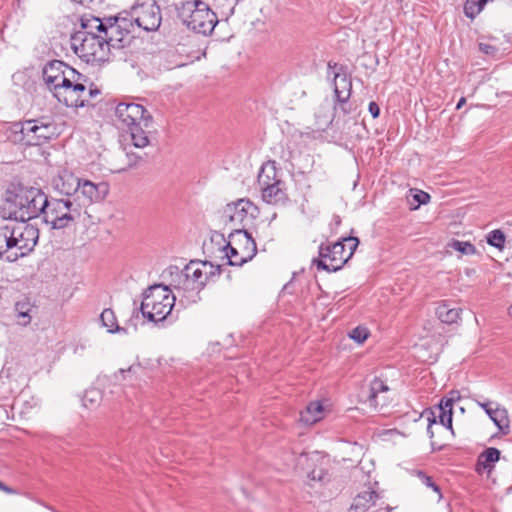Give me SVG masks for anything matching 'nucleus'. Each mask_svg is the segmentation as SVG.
<instances>
[{
    "instance_id": "nucleus-1",
    "label": "nucleus",
    "mask_w": 512,
    "mask_h": 512,
    "mask_svg": "<svg viewBox=\"0 0 512 512\" xmlns=\"http://www.w3.org/2000/svg\"><path fill=\"white\" fill-rule=\"evenodd\" d=\"M45 193L38 188L16 186L6 192V199L1 207L3 218L27 222L37 218L43 212Z\"/></svg>"
},
{
    "instance_id": "nucleus-2",
    "label": "nucleus",
    "mask_w": 512,
    "mask_h": 512,
    "mask_svg": "<svg viewBox=\"0 0 512 512\" xmlns=\"http://www.w3.org/2000/svg\"><path fill=\"white\" fill-rule=\"evenodd\" d=\"M14 141L39 146L59 135L55 121L49 116L26 120L13 125Z\"/></svg>"
},
{
    "instance_id": "nucleus-3",
    "label": "nucleus",
    "mask_w": 512,
    "mask_h": 512,
    "mask_svg": "<svg viewBox=\"0 0 512 512\" xmlns=\"http://www.w3.org/2000/svg\"><path fill=\"white\" fill-rule=\"evenodd\" d=\"M42 208L43 221L52 229L67 228L82 217L78 203L70 198H48L45 194Z\"/></svg>"
},
{
    "instance_id": "nucleus-4",
    "label": "nucleus",
    "mask_w": 512,
    "mask_h": 512,
    "mask_svg": "<svg viewBox=\"0 0 512 512\" xmlns=\"http://www.w3.org/2000/svg\"><path fill=\"white\" fill-rule=\"evenodd\" d=\"M176 297L167 286H150L143 294L140 310L144 318L152 322L163 321L171 313Z\"/></svg>"
},
{
    "instance_id": "nucleus-5",
    "label": "nucleus",
    "mask_w": 512,
    "mask_h": 512,
    "mask_svg": "<svg viewBox=\"0 0 512 512\" xmlns=\"http://www.w3.org/2000/svg\"><path fill=\"white\" fill-rule=\"evenodd\" d=\"M278 174L275 161L265 163L258 174L262 199L268 204H284L288 200L286 184Z\"/></svg>"
},
{
    "instance_id": "nucleus-6",
    "label": "nucleus",
    "mask_w": 512,
    "mask_h": 512,
    "mask_svg": "<svg viewBox=\"0 0 512 512\" xmlns=\"http://www.w3.org/2000/svg\"><path fill=\"white\" fill-rule=\"evenodd\" d=\"M71 46L74 52L87 63L104 62L109 60L111 48H108L102 34L98 36L74 33L71 36Z\"/></svg>"
},
{
    "instance_id": "nucleus-7",
    "label": "nucleus",
    "mask_w": 512,
    "mask_h": 512,
    "mask_svg": "<svg viewBox=\"0 0 512 512\" xmlns=\"http://www.w3.org/2000/svg\"><path fill=\"white\" fill-rule=\"evenodd\" d=\"M123 13L133 24L134 31H156L162 22L161 9L156 0H136L130 10Z\"/></svg>"
},
{
    "instance_id": "nucleus-8",
    "label": "nucleus",
    "mask_w": 512,
    "mask_h": 512,
    "mask_svg": "<svg viewBox=\"0 0 512 512\" xmlns=\"http://www.w3.org/2000/svg\"><path fill=\"white\" fill-rule=\"evenodd\" d=\"M184 16L188 13L185 22L187 26L196 33L208 35L212 33L219 22L217 15L210 9L209 5L201 0H189L183 3Z\"/></svg>"
},
{
    "instance_id": "nucleus-9",
    "label": "nucleus",
    "mask_w": 512,
    "mask_h": 512,
    "mask_svg": "<svg viewBox=\"0 0 512 512\" xmlns=\"http://www.w3.org/2000/svg\"><path fill=\"white\" fill-rule=\"evenodd\" d=\"M105 23L106 29L103 37L108 48H111V55H114V51H119L130 44L135 31L133 24L123 12L118 16L105 17Z\"/></svg>"
},
{
    "instance_id": "nucleus-10",
    "label": "nucleus",
    "mask_w": 512,
    "mask_h": 512,
    "mask_svg": "<svg viewBox=\"0 0 512 512\" xmlns=\"http://www.w3.org/2000/svg\"><path fill=\"white\" fill-rule=\"evenodd\" d=\"M83 78L68 77L52 94L67 107L79 108L87 105L86 86L81 82Z\"/></svg>"
},
{
    "instance_id": "nucleus-11",
    "label": "nucleus",
    "mask_w": 512,
    "mask_h": 512,
    "mask_svg": "<svg viewBox=\"0 0 512 512\" xmlns=\"http://www.w3.org/2000/svg\"><path fill=\"white\" fill-rule=\"evenodd\" d=\"M108 193L109 185L106 182L94 183L88 179H81L73 201L78 203L83 215L87 213L88 206L103 201Z\"/></svg>"
},
{
    "instance_id": "nucleus-12",
    "label": "nucleus",
    "mask_w": 512,
    "mask_h": 512,
    "mask_svg": "<svg viewBox=\"0 0 512 512\" xmlns=\"http://www.w3.org/2000/svg\"><path fill=\"white\" fill-rule=\"evenodd\" d=\"M115 116L125 127L144 122V127L151 128L153 118L151 114L140 104L134 102H121L115 108Z\"/></svg>"
},
{
    "instance_id": "nucleus-13",
    "label": "nucleus",
    "mask_w": 512,
    "mask_h": 512,
    "mask_svg": "<svg viewBox=\"0 0 512 512\" xmlns=\"http://www.w3.org/2000/svg\"><path fill=\"white\" fill-rule=\"evenodd\" d=\"M68 77L84 78L82 74L60 60H52L43 68V80L53 93Z\"/></svg>"
},
{
    "instance_id": "nucleus-14",
    "label": "nucleus",
    "mask_w": 512,
    "mask_h": 512,
    "mask_svg": "<svg viewBox=\"0 0 512 512\" xmlns=\"http://www.w3.org/2000/svg\"><path fill=\"white\" fill-rule=\"evenodd\" d=\"M257 247L251 235L242 229H235L226 241V256H256Z\"/></svg>"
},
{
    "instance_id": "nucleus-15",
    "label": "nucleus",
    "mask_w": 512,
    "mask_h": 512,
    "mask_svg": "<svg viewBox=\"0 0 512 512\" xmlns=\"http://www.w3.org/2000/svg\"><path fill=\"white\" fill-rule=\"evenodd\" d=\"M182 272L183 275H188L191 279L205 286L210 279L220 276L221 266L214 265L207 260L191 259Z\"/></svg>"
},
{
    "instance_id": "nucleus-16",
    "label": "nucleus",
    "mask_w": 512,
    "mask_h": 512,
    "mask_svg": "<svg viewBox=\"0 0 512 512\" xmlns=\"http://www.w3.org/2000/svg\"><path fill=\"white\" fill-rule=\"evenodd\" d=\"M320 460L318 452L301 453L296 458V468L307 471V477L310 481L325 484L330 480V475L321 465L317 466Z\"/></svg>"
},
{
    "instance_id": "nucleus-17",
    "label": "nucleus",
    "mask_w": 512,
    "mask_h": 512,
    "mask_svg": "<svg viewBox=\"0 0 512 512\" xmlns=\"http://www.w3.org/2000/svg\"><path fill=\"white\" fill-rule=\"evenodd\" d=\"M203 287L204 286L194 279L188 277V275H183L181 271V274L178 276L177 284L174 285L172 292L182 306H188L200 300L199 293Z\"/></svg>"
},
{
    "instance_id": "nucleus-18",
    "label": "nucleus",
    "mask_w": 512,
    "mask_h": 512,
    "mask_svg": "<svg viewBox=\"0 0 512 512\" xmlns=\"http://www.w3.org/2000/svg\"><path fill=\"white\" fill-rule=\"evenodd\" d=\"M36 310L37 306L29 296L23 295L20 297L14 302L12 308V317L15 324L23 328L30 326Z\"/></svg>"
},
{
    "instance_id": "nucleus-19",
    "label": "nucleus",
    "mask_w": 512,
    "mask_h": 512,
    "mask_svg": "<svg viewBox=\"0 0 512 512\" xmlns=\"http://www.w3.org/2000/svg\"><path fill=\"white\" fill-rule=\"evenodd\" d=\"M82 178L77 177L73 172L62 169L52 179L53 188L63 194L64 198H70L73 200L76 192L79 188V184Z\"/></svg>"
},
{
    "instance_id": "nucleus-20",
    "label": "nucleus",
    "mask_w": 512,
    "mask_h": 512,
    "mask_svg": "<svg viewBox=\"0 0 512 512\" xmlns=\"http://www.w3.org/2000/svg\"><path fill=\"white\" fill-rule=\"evenodd\" d=\"M255 207L249 199H239L226 205V217L235 225L243 224L248 216H253Z\"/></svg>"
},
{
    "instance_id": "nucleus-21",
    "label": "nucleus",
    "mask_w": 512,
    "mask_h": 512,
    "mask_svg": "<svg viewBox=\"0 0 512 512\" xmlns=\"http://www.w3.org/2000/svg\"><path fill=\"white\" fill-rule=\"evenodd\" d=\"M334 93L336 96V101L340 105V109L344 114H348L350 112L347 107V101L351 94V82L346 78V76H340L339 74L335 75V88Z\"/></svg>"
},
{
    "instance_id": "nucleus-22",
    "label": "nucleus",
    "mask_w": 512,
    "mask_h": 512,
    "mask_svg": "<svg viewBox=\"0 0 512 512\" xmlns=\"http://www.w3.org/2000/svg\"><path fill=\"white\" fill-rule=\"evenodd\" d=\"M476 403L484 409L490 419L500 430L509 427V420L506 409L500 408L498 405L493 408L494 403L489 400L484 402L476 400Z\"/></svg>"
},
{
    "instance_id": "nucleus-23",
    "label": "nucleus",
    "mask_w": 512,
    "mask_h": 512,
    "mask_svg": "<svg viewBox=\"0 0 512 512\" xmlns=\"http://www.w3.org/2000/svg\"><path fill=\"white\" fill-rule=\"evenodd\" d=\"M81 29L75 33H83L89 36L104 35L106 29L105 18H98L95 16H83L80 20Z\"/></svg>"
},
{
    "instance_id": "nucleus-24",
    "label": "nucleus",
    "mask_w": 512,
    "mask_h": 512,
    "mask_svg": "<svg viewBox=\"0 0 512 512\" xmlns=\"http://www.w3.org/2000/svg\"><path fill=\"white\" fill-rule=\"evenodd\" d=\"M379 495L376 491L367 489L360 492L353 500L351 509L355 512H365L376 505Z\"/></svg>"
},
{
    "instance_id": "nucleus-25",
    "label": "nucleus",
    "mask_w": 512,
    "mask_h": 512,
    "mask_svg": "<svg viewBox=\"0 0 512 512\" xmlns=\"http://www.w3.org/2000/svg\"><path fill=\"white\" fill-rule=\"evenodd\" d=\"M127 129L130 134L132 144L136 148H144L149 145L150 140L148 134L150 131L149 128L144 127V122L140 121Z\"/></svg>"
},
{
    "instance_id": "nucleus-26",
    "label": "nucleus",
    "mask_w": 512,
    "mask_h": 512,
    "mask_svg": "<svg viewBox=\"0 0 512 512\" xmlns=\"http://www.w3.org/2000/svg\"><path fill=\"white\" fill-rule=\"evenodd\" d=\"M336 106H331L329 101H324L320 104L318 112L316 113V120L319 129L325 130L328 128L335 117Z\"/></svg>"
},
{
    "instance_id": "nucleus-27",
    "label": "nucleus",
    "mask_w": 512,
    "mask_h": 512,
    "mask_svg": "<svg viewBox=\"0 0 512 512\" xmlns=\"http://www.w3.org/2000/svg\"><path fill=\"white\" fill-rule=\"evenodd\" d=\"M461 308L451 307L448 302L440 303L436 308V315L442 323L454 324L460 319Z\"/></svg>"
},
{
    "instance_id": "nucleus-28",
    "label": "nucleus",
    "mask_w": 512,
    "mask_h": 512,
    "mask_svg": "<svg viewBox=\"0 0 512 512\" xmlns=\"http://www.w3.org/2000/svg\"><path fill=\"white\" fill-rule=\"evenodd\" d=\"M203 253L207 256H215L224 252V234L213 231L209 240L203 243Z\"/></svg>"
},
{
    "instance_id": "nucleus-29",
    "label": "nucleus",
    "mask_w": 512,
    "mask_h": 512,
    "mask_svg": "<svg viewBox=\"0 0 512 512\" xmlns=\"http://www.w3.org/2000/svg\"><path fill=\"white\" fill-rule=\"evenodd\" d=\"M351 258H313V265L318 270H325L327 272H336L340 270Z\"/></svg>"
},
{
    "instance_id": "nucleus-30",
    "label": "nucleus",
    "mask_w": 512,
    "mask_h": 512,
    "mask_svg": "<svg viewBox=\"0 0 512 512\" xmlns=\"http://www.w3.org/2000/svg\"><path fill=\"white\" fill-rule=\"evenodd\" d=\"M18 243L16 238L8 236L5 232H0V256L14 249L11 256H26L27 253L22 251V247H18Z\"/></svg>"
},
{
    "instance_id": "nucleus-31",
    "label": "nucleus",
    "mask_w": 512,
    "mask_h": 512,
    "mask_svg": "<svg viewBox=\"0 0 512 512\" xmlns=\"http://www.w3.org/2000/svg\"><path fill=\"white\" fill-rule=\"evenodd\" d=\"M323 407L320 402H311L300 413V420L305 424H314L322 418Z\"/></svg>"
},
{
    "instance_id": "nucleus-32",
    "label": "nucleus",
    "mask_w": 512,
    "mask_h": 512,
    "mask_svg": "<svg viewBox=\"0 0 512 512\" xmlns=\"http://www.w3.org/2000/svg\"><path fill=\"white\" fill-rule=\"evenodd\" d=\"M458 252L463 255L476 254V248L473 244L467 241L451 240L446 245V253Z\"/></svg>"
},
{
    "instance_id": "nucleus-33",
    "label": "nucleus",
    "mask_w": 512,
    "mask_h": 512,
    "mask_svg": "<svg viewBox=\"0 0 512 512\" xmlns=\"http://www.w3.org/2000/svg\"><path fill=\"white\" fill-rule=\"evenodd\" d=\"M346 253L345 246L343 245V238L333 244H321L319 246L318 256H336L338 254Z\"/></svg>"
},
{
    "instance_id": "nucleus-34",
    "label": "nucleus",
    "mask_w": 512,
    "mask_h": 512,
    "mask_svg": "<svg viewBox=\"0 0 512 512\" xmlns=\"http://www.w3.org/2000/svg\"><path fill=\"white\" fill-rule=\"evenodd\" d=\"M100 318H101L102 324L105 327H107L108 332L115 333V332H120V331L124 330L123 328H121L120 326L117 325L116 316H115L113 310L105 309L101 313Z\"/></svg>"
},
{
    "instance_id": "nucleus-35",
    "label": "nucleus",
    "mask_w": 512,
    "mask_h": 512,
    "mask_svg": "<svg viewBox=\"0 0 512 512\" xmlns=\"http://www.w3.org/2000/svg\"><path fill=\"white\" fill-rule=\"evenodd\" d=\"M488 0H466L464 13L468 18L474 19L487 4Z\"/></svg>"
},
{
    "instance_id": "nucleus-36",
    "label": "nucleus",
    "mask_w": 512,
    "mask_h": 512,
    "mask_svg": "<svg viewBox=\"0 0 512 512\" xmlns=\"http://www.w3.org/2000/svg\"><path fill=\"white\" fill-rule=\"evenodd\" d=\"M486 240L489 245L497 248L500 252H502L505 246L506 236L502 230L495 229L487 234Z\"/></svg>"
},
{
    "instance_id": "nucleus-37",
    "label": "nucleus",
    "mask_w": 512,
    "mask_h": 512,
    "mask_svg": "<svg viewBox=\"0 0 512 512\" xmlns=\"http://www.w3.org/2000/svg\"><path fill=\"white\" fill-rule=\"evenodd\" d=\"M102 399V393L96 388H91L85 391L82 398L83 405L86 408L93 409L97 407Z\"/></svg>"
},
{
    "instance_id": "nucleus-38",
    "label": "nucleus",
    "mask_w": 512,
    "mask_h": 512,
    "mask_svg": "<svg viewBox=\"0 0 512 512\" xmlns=\"http://www.w3.org/2000/svg\"><path fill=\"white\" fill-rule=\"evenodd\" d=\"M388 386L380 379H375L372 381L370 386V392L368 396V400L370 402V405L377 407V397L380 392H386L388 391Z\"/></svg>"
},
{
    "instance_id": "nucleus-39",
    "label": "nucleus",
    "mask_w": 512,
    "mask_h": 512,
    "mask_svg": "<svg viewBox=\"0 0 512 512\" xmlns=\"http://www.w3.org/2000/svg\"><path fill=\"white\" fill-rule=\"evenodd\" d=\"M436 409L438 411L436 419L438 418L440 424L443 425L444 427L452 429L453 410L451 408L444 407V405L441 403H439Z\"/></svg>"
},
{
    "instance_id": "nucleus-40",
    "label": "nucleus",
    "mask_w": 512,
    "mask_h": 512,
    "mask_svg": "<svg viewBox=\"0 0 512 512\" xmlns=\"http://www.w3.org/2000/svg\"><path fill=\"white\" fill-rule=\"evenodd\" d=\"M500 458V451L497 448L490 447L487 448L484 452L479 456V462L487 468L490 464L495 463Z\"/></svg>"
},
{
    "instance_id": "nucleus-41",
    "label": "nucleus",
    "mask_w": 512,
    "mask_h": 512,
    "mask_svg": "<svg viewBox=\"0 0 512 512\" xmlns=\"http://www.w3.org/2000/svg\"><path fill=\"white\" fill-rule=\"evenodd\" d=\"M415 475L418 477L422 484L429 488H432L433 491L437 493L438 499L442 498L440 487L433 481L432 477L428 476L421 470L415 471Z\"/></svg>"
},
{
    "instance_id": "nucleus-42",
    "label": "nucleus",
    "mask_w": 512,
    "mask_h": 512,
    "mask_svg": "<svg viewBox=\"0 0 512 512\" xmlns=\"http://www.w3.org/2000/svg\"><path fill=\"white\" fill-rule=\"evenodd\" d=\"M348 335L355 342L361 344L368 338V336L370 335V332L367 327L359 325V326L353 328L348 333Z\"/></svg>"
},
{
    "instance_id": "nucleus-43",
    "label": "nucleus",
    "mask_w": 512,
    "mask_h": 512,
    "mask_svg": "<svg viewBox=\"0 0 512 512\" xmlns=\"http://www.w3.org/2000/svg\"><path fill=\"white\" fill-rule=\"evenodd\" d=\"M343 245L345 246L347 256H353L359 245V239L353 236L344 237Z\"/></svg>"
},
{
    "instance_id": "nucleus-44",
    "label": "nucleus",
    "mask_w": 512,
    "mask_h": 512,
    "mask_svg": "<svg viewBox=\"0 0 512 512\" xmlns=\"http://www.w3.org/2000/svg\"><path fill=\"white\" fill-rule=\"evenodd\" d=\"M460 399V394L458 391H451L448 396L443 397L440 401L444 407L451 408L453 410V404Z\"/></svg>"
},
{
    "instance_id": "nucleus-45",
    "label": "nucleus",
    "mask_w": 512,
    "mask_h": 512,
    "mask_svg": "<svg viewBox=\"0 0 512 512\" xmlns=\"http://www.w3.org/2000/svg\"><path fill=\"white\" fill-rule=\"evenodd\" d=\"M414 200L417 202V205L415 208H418L419 205H424L429 203L431 196L422 190H415V193L413 195Z\"/></svg>"
},
{
    "instance_id": "nucleus-46",
    "label": "nucleus",
    "mask_w": 512,
    "mask_h": 512,
    "mask_svg": "<svg viewBox=\"0 0 512 512\" xmlns=\"http://www.w3.org/2000/svg\"><path fill=\"white\" fill-rule=\"evenodd\" d=\"M479 49L481 52L487 55H495V53L498 51V49L495 46L483 42L479 43Z\"/></svg>"
},
{
    "instance_id": "nucleus-47",
    "label": "nucleus",
    "mask_w": 512,
    "mask_h": 512,
    "mask_svg": "<svg viewBox=\"0 0 512 512\" xmlns=\"http://www.w3.org/2000/svg\"><path fill=\"white\" fill-rule=\"evenodd\" d=\"M99 94H100V91L98 89H87L86 88V95H85V99L87 100V105L86 106L92 105L91 104V99L96 97Z\"/></svg>"
},
{
    "instance_id": "nucleus-48",
    "label": "nucleus",
    "mask_w": 512,
    "mask_h": 512,
    "mask_svg": "<svg viewBox=\"0 0 512 512\" xmlns=\"http://www.w3.org/2000/svg\"><path fill=\"white\" fill-rule=\"evenodd\" d=\"M369 112L371 113L373 118H377L380 114V108L376 102L369 103Z\"/></svg>"
},
{
    "instance_id": "nucleus-49",
    "label": "nucleus",
    "mask_w": 512,
    "mask_h": 512,
    "mask_svg": "<svg viewBox=\"0 0 512 512\" xmlns=\"http://www.w3.org/2000/svg\"><path fill=\"white\" fill-rule=\"evenodd\" d=\"M430 415L432 417H428L429 424H428V427H427V433L432 438L434 436V433L432 431V425L436 423V415H435L434 412H430Z\"/></svg>"
},
{
    "instance_id": "nucleus-50",
    "label": "nucleus",
    "mask_w": 512,
    "mask_h": 512,
    "mask_svg": "<svg viewBox=\"0 0 512 512\" xmlns=\"http://www.w3.org/2000/svg\"><path fill=\"white\" fill-rule=\"evenodd\" d=\"M226 259H227L226 265H231V266L238 265V266H241L244 263L248 262L249 260H252L253 258H240L239 262L233 261V258H231V257H228Z\"/></svg>"
},
{
    "instance_id": "nucleus-51",
    "label": "nucleus",
    "mask_w": 512,
    "mask_h": 512,
    "mask_svg": "<svg viewBox=\"0 0 512 512\" xmlns=\"http://www.w3.org/2000/svg\"><path fill=\"white\" fill-rule=\"evenodd\" d=\"M0 490L7 493V494H14L15 490L7 485H5L3 482L0 481Z\"/></svg>"
},
{
    "instance_id": "nucleus-52",
    "label": "nucleus",
    "mask_w": 512,
    "mask_h": 512,
    "mask_svg": "<svg viewBox=\"0 0 512 512\" xmlns=\"http://www.w3.org/2000/svg\"><path fill=\"white\" fill-rule=\"evenodd\" d=\"M141 160H143V158L140 155H132V156H130V163L131 164L135 165L137 162H139Z\"/></svg>"
},
{
    "instance_id": "nucleus-53",
    "label": "nucleus",
    "mask_w": 512,
    "mask_h": 512,
    "mask_svg": "<svg viewBox=\"0 0 512 512\" xmlns=\"http://www.w3.org/2000/svg\"><path fill=\"white\" fill-rule=\"evenodd\" d=\"M466 103V99L464 97L460 98L456 105V109H460Z\"/></svg>"
},
{
    "instance_id": "nucleus-54",
    "label": "nucleus",
    "mask_w": 512,
    "mask_h": 512,
    "mask_svg": "<svg viewBox=\"0 0 512 512\" xmlns=\"http://www.w3.org/2000/svg\"><path fill=\"white\" fill-rule=\"evenodd\" d=\"M508 315L512 318V305L508 308Z\"/></svg>"
},
{
    "instance_id": "nucleus-55",
    "label": "nucleus",
    "mask_w": 512,
    "mask_h": 512,
    "mask_svg": "<svg viewBox=\"0 0 512 512\" xmlns=\"http://www.w3.org/2000/svg\"><path fill=\"white\" fill-rule=\"evenodd\" d=\"M289 286H290V283H287V284L284 286L283 291L288 290Z\"/></svg>"
},
{
    "instance_id": "nucleus-56",
    "label": "nucleus",
    "mask_w": 512,
    "mask_h": 512,
    "mask_svg": "<svg viewBox=\"0 0 512 512\" xmlns=\"http://www.w3.org/2000/svg\"><path fill=\"white\" fill-rule=\"evenodd\" d=\"M17 259H18L17 257H14V258H8V260H9V261H11V262H12V261H15V260H17Z\"/></svg>"
}]
</instances>
